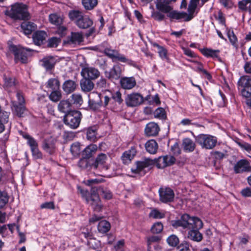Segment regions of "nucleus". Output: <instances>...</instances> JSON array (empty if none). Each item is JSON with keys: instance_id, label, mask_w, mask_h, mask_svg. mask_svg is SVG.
<instances>
[{"instance_id": "obj_3", "label": "nucleus", "mask_w": 251, "mask_h": 251, "mask_svg": "<svg viewBox=\"0 0 251 251\" xmlns=\"http://www.w3.org/2000/svg\"><path fill=\"white\" fill-rule=\"evenodd\" d=\"M80 192L87 202L91 205L96 212H100L102 208L99 194L106 199H110L112 198V194L109 190L101 187H92L90 195L88 196H87V195H89L87 191L81 190Z\"/></svg>"}, {"instance_id": "obj_7", "label": "nucleus", "mask_w": 251, "mask_h": 251, "mask_svg": "<svg viewBox=\"0 0 251 251\" xmlns=\"http://www.w3.org/2000/svg\"><path fill=\"white\" fill-rule=\"evenodd\" d=\"M82 118V114L78 111H72L67 113L64 118V123L73 129L79 126Z\"/></svg>"}, {"instance_id": "obj_48", "label": "nucleus", "mask_w": 251, "mask_h": 251, "mask_svg": "<svg viewBox=\"0 0 251 251\" xmlns=\"http://www.w3.org/2000/svg\"><path fill=\"white\" fill-rule=\"evenodd\" d=\"M23 137L27 140V143L30 146V149L38 147V143L36 141L26 133H23Z\"/></svg>"}, {"instance_id": "obj_5", "label": "nucleus", "mask_w": 251, "mask_h": 251, "mask_svg": "<svg viewBox=\"0 0 251 251\" xmlns=\"http://www.w3.org/2000/svg\"><path fill=\"white\" fill-rule=\"evenodd\" d=\"M5 14L16 20H27L29 18L27 6L22 3H16L12 5L10 10H7Z\"/></svg>"}, {"instance_id": "obj_43", "label": "nucleus", "mask_w": 251, "mask_h": 251, "mask_svg": "<svg viewBox=\"0 0 251 251\" xmlns=\"http://www.w3.org/2000/svg\"><path fill=\"white\" fill-rule=\"evenodd\" d=\"M68 15L70 19L72 21H74L76 25V22L79 20L83 15L81 12L75 10L70 11Z\"/></svg>"}, {"instance_id": "obj_15", "label": "nucleus", "mask_w": 251, "mask_h": 251, "mask_svg": "<svg viewBox=\"0 0 251 251\" xmlns=\"http://www.w3.org/2000/svg\"><path fill=\"white\" fill-rule=\"evenodd\" d=\"M160 200L164 203L172 201L174 198V193L169 188H161L159 190Z\"/></svg>"}, {"instance_id": "obj_56", "label": "nucleus", "mask_w": 251, "mask_h": 251, "mask_svg": "<svg viewBox=\"0 0 251 251\" xmlns=\"http://www.w3.org/2000/svg\"><path fill=\"white\" fill-rule=\"evenodd\" d=\"M87 138L88 140L94 141L96 139V129L91 127L87 130Z\"/></svg>"}, {"instance_id": "obj_42", "label": "nucleus", "mask_w": 251, "mask_h": 251, "mask_svg": "<svg viewBox=\"0 0 251 251\" xmlns=\"http://www.w3.org/2000/svg\"><path fill=\"white\" fill-rule=\"evenodd\" d=\"M165 216V211L163 210H159L156 208L151 209L149 214L150 217L153 219H162Z\"/></svg>"}, {"instance_id": "obj_63", "label": "nucleus", "mask_w": 251, "mask_h": 251, "mask_svg": "<svg viewBox=\"0 0 251 251\" xmlns=\"http://www.w3.org/2000/svg\"><path fill=\"white\" fill-rule=\"evenodd\" d=\"M177 251H191L189 244L187 242H183L178 247Z\"/></svg>"}, {"instance_id": "obj_40", "label": "nucleus", "mask_w": 251, "mask_h": 251, "mask_svg": "<svg viewBox=\"0 0 251 251\" xmlns=\"http://www.w3.org/2000/svg\"><path fill=\"white\" fill-rule=\"evenodd\" d=\"M82 234L83 236L90 240L88 241V244L92 248L95 249L98 247L99 245V244L97 243L98 241H97L95 239H93L92 238V235L91 233L88 232H82Z\"/></svg>"}, {"instance_id": "obj_19", "label": "nucleus", "mask_w": 251, "mask_h": 251, "mask_svg": "<svg viewBox=\"0 0 251 251\" xmlns=\"http://www.w3.org/2000/svg\"><path fill=\"white\" fill-rule=\"evenodd\" d=\"M120 83L123 89L130 90L135 86L136 81L134 77H123L120 79Z\"/></svg>"}, {"instance_id": "obj_62", "label": "nucleus", "mask_w": 251, "mask_h": 251, "mask_svg": "<svg viewBox=\"0 0 251 251\" xmlns=\"http://www.w3.org/2000/svg\"><path fill=\"white\" fill-rule=\"evenodd\" d=\"M112 98L115 101L118 102L119 104H121L123 101L122 94L119 91L113 93L112 94Z\"/></svg>"}, {"instance_id": "obj_44", "label": "nucleus", "mask_w": 251, "mask_h": 251, "mask_svg": "<svg viewBox=\"0 0 251 251\" xmlns=\"http://www.w3.org/2000/svg\"><path fill=\"white\" fill-rule=\"evenodd\" d=\"M121 73L120 67L119 65H114L109 72L110 77L117 79L120 76Z\"/></svg>"}, {"instance_id": "obj_4", "label": "nucleus", "mask_w": 251, "mask_h": 251, "mask_svg": "<svg viewBox=\"0 0 251 251\" xmlns=\"http://www.w3.org/2000/svg\"><path fill=\"white\" fill-rule=\"evenodd\" d=\"M108 157L105 154L100 153L97 156L92 167L102 172L107 177H111L116 174L114 165L106 164Z\"/></svg>"}, {"instance_id": "obj_61", "label": "nucleus", "mask_w": 251, "mask_h": 251, "mask_svg": "<svg viewBox=\"0 0 251 251\" xmlns=\"http://www.w3.org/2000/svg\"><path fill=\"white\" fill-rule=\"evenodd\" d=\"M60 42L59 38L56 37H52L49 39L48 45L51 48L56 47Z\"/></svg>"}, {"instance_id": "obj_14", "label": "nucleus", "mask_w": 251, "mask_h": 251, "mask_svg": "<svg viewBox=\"0 0 251 251\" xmlns=\"http://www.w3.org/2000/svg\"><path fill=\"white\" fill-rule=\"evenodd\" d=\"M104 52L107 56L113 60H118L124 63H129L130 62V60L126 58L125 55L119 53L116 50L110 48H106Z\"/></svg>"}, {"instance_id": "obj_64", "label": "nucleus", "mask_w": 251, "mask_h": 251, "mask_svg": "<svg viewBox=\"0 0 251 251\" xmlns=\"http://www.w3.org/2000/svg\"><path fill=\"white\" fill-rule=\"evenodd\" d=\"M33 157L37 159H40L42 158V154L39 150L38 147L31 150Z\"/></svg>"}, {"instance_id": "obj_35", "label": "nucleus", "mask_w": 251, "mask_h": 251, "mask_svg": "<svg viewBox=\"0 0 251 251\" xmlns=\"http://www.w3.org/2000/svg\"><path fill=\"white\" fill-rule=\"evenodd\" d=\"M46 87L52 91L58 90L60 88V82L56 78H50L46 83Z\"/></svg>"}, {"instance_id": "obj_25", "label": "nucleus", "mask_w": 251, "mask_h": 251, "mask_svg": "<svg viewBox=\"0 0 251 251\" xmlns=\"http://www.w3.org/2000/svg\"><path fill=\"white\" fill-rule=\"evenodd\" d=\"M47 36V33L45 31H37L33 35V41L35 45L40 46L44 43Z\"/></svg>"}, {"instance_id": "obj_46", "label": "nucleus", "mask_w": 251, "mask_h": 251, "mask_svg": "<svg viewBox=\"0 0 251 251\" xmlns=\"http://www.w3.org/2000/svg\"><path fill=\"white\" fill-rule=\"evenodd\" d=\"M49 20L51 24L59 25L62 24L63 18L56 14H51L49 16Z\"/></svg>"}, {"instance_id": "obj_31", "label": "nucleus", "mask_w": 251, "mask_h": 251, "mask_svg": "<svg viewBox=\"0 0 251 251\" xmlns=\"http://www.w3.org/2000/svg\"><path fill=\"white\" fill-rule=\"evenodd\" d=\"M76 86V85L75 81L69 80L64 82L62 88L66 93L70 94L75 90Z\"/></svg>"}, {"instance_id": "obj_59", "label": "nucleus", "mask_w": 251, "mask_h": 251, "mask_svg": "<svg viewBox=\"0 0 251 251\" xmlns=\"http://www.w3.org/2000/svg\"><path fill=\"white\" fill-rule=\"evenodd\" d=\"M125 245V241L122 239L119 240L114 246V250L115 251H123Z\"/></svg>"}, {"instance_id": "obj_53", "label": "nucleus", "mask_w": 251, "mask_h": 251, "mask_svg": "<svg viewBox=\"0 0 251 251\" xmlns=\"http://www.w3.org/2000/svg\"><path fill=\"white\" fill-rule=\"evenodd\" d=\"M163 229V226L161 222H156L154 223L151 228V231L153 233H159Z\"/></svg>"}, {"instance_id": "obj_22", "label": "nucleus", "mask_w": 251, "mask_h": 251, "mask_svg": "<svg viewBox=\"0 0 251 251\" xmlns=\"http://www.w3.org/2000/svg\"><path fill=\"white\" fill-rule=\"evenodd\" d=\"M93 24L92 20L87 15H82L80 19L76 22V25L80 28L85 29L91 27Z\"/></svg>"}, {"instance_id": "obj_54", "label": "nucleus", "mask_w": 251, "mask_h": 251, "mask_svg": "<svg viewBox=\"0 0 251 251\" xmlns=\"http://www.w3.org/2000/svg\"><path fill=\"white\" fill-rule=\"evenodd\" d=\"M154 116L155 118L160 119H164L166 118L165 111L164 109L162 107L158 108L155 110Z\"/></svg>"}, {"instance_id": "obj_21", "label": "nucleus", "mask_w": 251, "mask_h": 251, "mask_svg": "<svg viewBox=\"0 0 251 251\" xmlns=\"http://www.w3.org/2000/svg\"><path fill=\"white\" fill-rule=\"evenodd\" d=\"M151 45L153 47L157 49V52L158 54L159 57L163 60H168V51L166 48L161 46L157 43L151 42Z\"/></svg>"}, {"instance_id": "obj_12", "label": "nucleus", "mask_w": 251, "mask_h": 251, "mask_svg": "<svg viewBox=\"0 0 251 251\" xmlns=\"http://www.w3.org/2000/svg\"><path fill=\"white\" fill-rule=\"evenodd\" d=\"M125 100L128 106H136L143 102V97L138 93H133L128 95Z\"/></svg>"}, {"instance_id": "obj_30", "label": "nucleus", "mask_w": 251, "mask_h": 251, "mask_svg": "<svg viewBox=\"0 0 251 251\" xmlns=\"http://www.w3.org/2000/svg\"><path fill=\"white\" fill-rule=\"evenodd\" d=\"M226 32L231 45L235 48L238 47V39L234 34L233 30L228 28H226Z\"/></svg>"}, {"instance_id": "obj_57", "label": "nucleus", "mask_w": 251, "mask_h": 251, "mask_svg": "<svg viewBox=\"0 0 251 251\" xmlns=\"http://www.w3.org/2000/svg\"><path fill=\"white\" fill-rule=\"evenodd\" d=\"M8 198L7 194L0 190V208L3 207L8 202Z\"/></svg>"}, {"instance_id": "obj_1", "label": "nucleus", "mask_w": 251, "mask_h": 251, "mask_svg": "<svg viewBox=\"0 0 251 251\" xmlns=\"http://www.w3.org/2000/svg\"><path fill=\"white\" fill-rule=\"evenodd\" d=\"M172 226L175 228L181 227L188 230L187 238L191 240L200 242L202 239L199 230L202 227L203 223L199 218L184 214L179 220L173 221Z\"/></svg>"}, {"instance_id": "obj_28", "label": "nucleus", "mask_w": 251, "mask_h": 251, "mask_svg": "<svg viewBox=\"0 0 251 251\" xmlns=\"http://www.w3.org/2000/svg\"><path fill=\"white\" fill-rule=\"evenodd\" d=\"M81 89L84 92H88L93 90L94 84L90 79L83 78L80 82Z\"/></svg>"}, {"instance_id": "obj_29", "label": "nucleus", "mask_w": 251, "mask_h": 251, "mask_svg": "<svg viewBox=\"0 0 251 251\" xmlns=\"http://www.w3.org/2000/svg\"><path fill=\"white\" fill-rule=\"evenodd\" d=\"M201 53L207 57L217 58L219 56V50L208 48L200 49Z\"/></svg>"}, {"instance_id": "obj_51", "label": "nucleus", "mask_w": 251, "mask_h": 251, "mask_svg": "<svg viewBox=\"0 0 251 251\" xmlns=\"http://www.w3.org/2000/svg\"><path fill=\"white\" fill-rule=\"evenodd\" d=\"M238 7L242 11H247L251 7V0H242L238 2Z\"/></svg>"}, {"instance_id": "obj_58", "label": "nucleus", "mask_w": 251, "mask_h": 251, "mask_svg": "<svg viewBox=\"0 0 251 251\" xmlns=\"http://www.w3.org/2000/svg\"><path fill=\"white\" fill-rule=\"evenodd\" d=\"M152 9L151 16L155 20L161 21L164 18V15L159 12L155 11L152 6L151 7Z\"/></svg>"}, {"instance_id": "obj_33", "label": "nucleus", "mask_w": 251, "mask_h": 251, "mask_svg": "<svg viewBox=\"0 0 251 251\" xmlns=\"http://www.w3.org/2000/svg\"><path fill=\"white\" fill-rule=\"evenodd\" d=\"M145 148L148 152L154 154L157 150L158 145L155 140H150L146 143Z\"/></svg>"}, {"instance_id": "obj_36", "label": "nucleus", "mask_w": 251, "mask_h": 251, "mask_svg": "<svg viewBox=\"0 0 251 251\" xmlns=\"http://www.w3.org/2000/svg\"><path fill=\"white\" fill-rule=\"evenodd\" d=\"M195 143L189 138L184 139L182 143V147L187 152L193 151L195 148Z\"/></svg>"}, {"instance_id": "obj_24", "label": "nucleus", "mask_w": 251, "mask_h": 251, "mask_svg": "<svg viewBox=\"0 0 251 251\" xmlns=\"http://www.w3.org/2000/svg\"><path fill=\"white\" fill-rule=\"evenodd\" d=\"M137 151L135 147H132L130 150L124 152L122 156L123 163L127 164L130 162L133 159Z\"/></svg>"}, {"instance_id": "obj_6", "label": "nucleus", "mask_w": 251, "mask_h": 251, "mask_svg": "<svg viewBox=\"0 0 251 251\" xmlns=\"http://www.w3.org/2000/svg\"><path fill=\"white\" fill-rule=\"evenodd\" d=\"M196 140L202 149L206 150L212 149L217 143V138L209 134H200L197 137Z\"/></svg>"}, {"instance_id": "obj_60", "label": "nucleus", "mask_w": 251, "mask_h": 251, "mask_svg": "<svg viewBox=\"0 0 251 251\" xmlns=\"http://www.w3.org/2000/svg\"><path fill=\"white\" fill-rule=\"evenodd\" d=\"M182 49L184 53L187 56L192 58H196L198 57L197 55L190 49L185 47H182Z\"/></svg>"}, {"instance_id": "obj_16", "label": "nucleus", "mask_w": 251, "mask_h": 251, "mask_svg": "<svg viewBox=\"0 0 251 251\" xmlns=\"http://www.w3.org/2000/svg\"><path fill=\"white\" fill-rule=\"evenodd\" d=\"M251 169L249 162L245 159L239 160L235 164L233 167L234 171L236 174L249 172L251 171Z\"/></svg>"}, {"instance_id": "obj_10", "label": "nucleus", "mask_w": 251, "mask_h": 251, "mask_svg": "<svg viewBox=\"0 0 251 251\" xmlns=\"http://www.w3.org/2000/svg\"><path fill=\"white\" fill-rule=\"evenodd\" d=\"M101 96L97 93L92 92L88 95V104L93 110L99 109L102 105Z\"/></svg>"}, {"instance_id": "obj_55", "label": "nucleus", "mask_w": 251, "mask_h": 251, "mask_svg": "<svg viewBox=\"0 0 251 251\" xmlns=\"http://www.w3.org/2000/svg\"><path fill=\"white\" fill-rule=\"evenodd\" d=\"M215 18L219 22V24L224 26L225 28L226 27V26L224 15L221 11H218L217 13L215 14Z\"/></svg>"}, {"instance_id": "obj_52", "label": "nucleus", "mask_w": 251, "mask_h": 251, "mask_svg": "<svg viewBox=\"0 0 251 251\" xmlns=\"http://www.w3.org/2000/svg\"><path fill=\"white\" fill-rule=\"evenodd\" d=\"M71 151L74 156L78 155L81 151L80 145L79 143L73 144L70 148Z\"/></svg>"}, {"instance_id": "obj_8", "label": "nucleus", "mask_w": 251, "mask_h": 251, "mask_svg": "<svg viewBox=\"0 0 251 251\" xmlns=\"http://www.w3.org/2000/svg\"><path fill=\"white\" fill-rule=\"evenodd\" d=\"M28 50L23 48L20 46L11 45L9 46V50L14 55L15 61L25 63L27 60L26 51Z\"/></svg>"}, {"instance_id": "obj_34", "label": "nucleus", "mask_w": 251, "mask_h": 251, "mask_svg": "<svg viewBox=\"0 0 251 251\" xmlns=\"http://www.w3.org/2000/svg\"><path fill=\"white\" fill-rule=\"evenodd\" d=\"M58 108L62 113H68L71 112V103L67 100H61L58 104Z\"/></svg>"}, {"instance_id": "obj_2", "label": "nucleus", "mask_w": 251, "mask_h": 251, "mask_svg": "<svg viewBox=\"0 0 251 251\" xmlns=\"http://www.w3.org/2000/svg\"><path fill=\"white\" fill-rule=\"evenodd\" d=\"M175 161V158L172 155L160 156L155 160L146 158L142 160L136 162L135 165L131 168V171L134 174L143 176L154 164L158 168H164L173 165Z\"/></svg>"}, {"instance_id": "obj_13", "label": "nucleus", "mask_w": 251, "mask_h": 251, "mask_svg": "<svg viewBox=\"0 0 251 251\" xmlns=\"http://www.w3.org/2000/svg\"><path fill=\"white\" fill-rule=\"evenodd\" d=\"M81 75L84 78L88 79H95L100 75L99 70L92 67H85L82 68Z\"/></svg>"}, {"instance_id": "obj_49", "label": "nucleus", "mask_w": 251, "mask_h": 251, "mask_svg": "<svg viewBox=\"0 0 251 251\" xmlns=\"http://www.w3.org/2000/svg\"><path fill=\"white\" fill-rule=\"evenodd\" d=\"M61 93L60 89L52 91L49 96L50 99L54 102L59 101L61 98Z\"/></svg>"}, {"instance_id": "obj_47", "label": "nucleus", "mask_w": 251, "mask_h": 251, "mask_svg": "<svg viewBox=\"0 0 251 251\" xmlns=\"http://www.w3.org/2000/svg\"><path fill=\"white\" fill-rule=\"evenodd\" d=\"M82 3L86 10L93 9L98 3V0H82Z\"/></svg>"}, {"instance_id": "obj_9", "label": "nucleus", "mask_w": 251, "mask_h": 251, "mask_svg": "<svg viewBox=\"0 0 251 251\" xmlns=\"http://www.w3.org/2000/svg\"><path fill=\"white\" fill-rule=\"evenodd\" d=\"M238 84L242 88L241 93L245 98L251 97V78L249 76H243L239 79Z\"/></svg>"}, {"instance_id": "obj_23", "label": "nucleus", "mask_w": 251, "mask_h": 251, "mask_svg": "<svg viewBox=\"0 0 251 251\" xmlns=\"http://www.w3.org/2000/svg\"><path fill=\"white\" fill-rule=\"evenodd\" d=\"M41 62L42 65L46 69V70H51L54 68L56 63V59L53 56H47L43 58Z\"/></svg>"}, {"instance_id": "obj_45", "label": "nucleus", "mask_w": 251, "mask_h": 251, "mask_svg": "<svg viewBox=\"0 0 251 251\" xmlns=\"http://www.w3.org/2000/svg\"><path fill=\"white\" fill-rule=\"evenodd\" d=\"M71 101L76 106H80L83 103V100L82 96L80 94L75 93L71 95Z\"/></svg>"}, {"instance_id": "obj_18", "label": "nucleus", "mask_w": 251, "mask_h": 251, "mask_svg": "<svg viewBox=\"0 0 251 251\" xmlns=\"http://www.w3.org/2000/svg\"><path fill=\"white\" fill-rule=\"evenodd\" d=\"M156 8L165 13H168L172 9L173 7L170 5V0H155Z\"/></svg>"}, {"instance_id": "obj_26", "label": "nucleus", "mask_w": 251, "mask_h": 251, "mask_svg": "<svg viewBox=\"0 0 251 251\" xmlns=\"http://www.w3.org/2000/svg\"><path fill=\"white\" fill-rule=\"evenodd\" d=\"M168 16L173 19L177 20L183 19L185 21H189L191 20L190 16H188V14L184 12H177L176 11H171L168 13Z\"/></svg>"}, {"instance_id": "obj_11", "label": "nucleus", "mask_w": 251, "mask_h": 251, "mask_svg": "<svg viewBox=\"0 0 251 251\" xmlns=\"http://www.w3.org/2000/svg\"><path fill=\"white\" fill-rule=\"evenodd\" d=\"M3 87L8 93H10L15 88L17 82L15 78L9 73H6L3 75Z\"/></svg>"}, {"instance_id": "obj_50", "label": "nucleus", "mask_w": 251, "mask_h": 251, "mask_svg": "<svg viewBox=\"0 0 251 251\" xmlns=\"http://www.w3.org/2000/svg\"><path fill=\"white\" fill-rule=\"evenodd\" d=\"M167 242L170 246L176 247L178 244L179 240L177 236L172 234L167 238Z\"/></svg>"}, {"instance_id": "obj_27", "label": "nucleus", "mask_w": 251, "mask_h": 251, "mask_svg": "<svg viewBox=\"0 0 251 251\" xmlns=\"http://www.w3.org/2000/svg\"><path fill=\"white\" fill-rule=\"evenodd\" d=\"M21 28L25 35H29L31 32L36 29V25L33 23L30 22H24L22 23Z\"/></svg>"}, {"instance_id": "obj_41", "label": "nucleus", "mask_w": 251, "mask_h": 251, "mask_svg": "<svg viewBox=\"0 0 251 251\" xmlns=\"http://www.w3.org/2000/svg\"><path fill=\"white\" fill-rule=\"evenodd\" d=\"M42 147L46 151L50 154L52 153L55 150L54 143L52 141L45 140Z\"/></svg>"}, {"instance_id": "obj_17", "label": "nucleus", "mask_w": 251, "mask_h": 251, "mask_svg": "<svg viewBox=\"0 0 251 251\" xmlns=\"http://www.w3.org/2000/svg\"><path fill=\"white\" fill-rule=\"evenodd\" d=\"M83 41V36L81 32H72L64 41L65 43L72 45H80Z\"/></svg>"}, {"instance_id": "obj_20", "label": "nucleus", "mask_w": 251, "mask_h": 251, "mask_svg": "<svg viewBox=\"0 0 251 251\" xmlns=\"http://www.w3.org/2000/svg\"><path fill=\"white\" fill-rule=\"evenodd\" d=\"M159 130V127L156 123L150 122L146 126L145 134L147 136H154L158 134Z\"/></svg>"}, {"instance_id": "obj_37", "label": "nucleus", "mask_w": 251, "mask_h": 251, "mask_svg": "<svg viewBox=\"0 0 251 251\" xmlns=\"http://www.w3.org/2000/svg\"><path fill=\"white\" fill-rule=\"evenodd\" d=\"M110 224L106 220L100 221L98 225V230L100 233H105L110 229Z\"/></svg>"}, {"instance_id": "obj_38", "label": "nucleus", "mask_w": 251, "mask_h": 251, "mask_svg": "<svg viewBox=\"0 0 251 251\" xmlns=\"http://www.w3.org/2000/svg\"><path fill=\"white\" fill-rule=\"evenodd\" d=\"M12 109L19 117L23 116L25 108L24 104H17L16 101L12 100Z\"/></svg>"}, {"instance_id": "obj_39", "label": "nucleus", "mask_w": 251, "mask_h": 251, "mask_svg": "<svg viewBox=\"0 0 251 251\" xmlns=\"http://www.w3.org/2000/svg\"><path fill=\"white\" fill-rule=\"evenodd\" d=\"M9 113L2 112L0 114V133L5 129V125L8 122Z\"/></svg>"}, {"instance_id": "obj_32", "label": "nucleus", "mask_w": 251, "mask_h": 251, "mask_svg": "<svg viewBox=\"0 0 251 251\" xmlns=\"http://www.w3.org/2000/svg\"><path fill=\"white\" fill-rule=\"evenodd\" d=\"M98 147L96 145L91 144L88 146L83 151V155L85 158L91 157L97 151Z\"/></svg>"}]
</instances>
